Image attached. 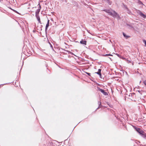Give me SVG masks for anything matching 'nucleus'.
<instances>
[{"instance_id":"11","label":"nucleus","mask_w":146,"mask_h":146,"mask_svg":"<svg viewBox=\"0 0 146 146\" xmlns=\"http://www.w3.org/2000/svg\"><path fill=\"white\" fill-rule=\"evenodd\" d=\"M36 17L37 18L38 22L40 23L41 24V21L40 20V17H39V15H36Z\"/></svg>"},{"instance_id":"25","label":"nucleus","mask_w":146,"mask_h":146,"mask_svg":"<svg viewBox=\"0 0 146 146\" xmlns=\"http://www.w3.org/2000/svg\"><path fill=\"white\" fill-rule=\"evenodd\" d=\"M143 83L146 86V80L143 81Z\"/></svg>"},{"instance_id":"2","label":"nucleus","mask_w":146,"mask_h":146,"mask_svg":"<svg viewBox=\"0 0 146 146\" xmlns=\"http://www.w3.org/2000/svg\"><path fill=\"white\" fill-rule=\"evenodd\" d=\"M136 11L137 13L141 17L144 19L146 18V15L144 14L141 11L139 10L136 9Z\"/></svg>"},{"instance_id":"16","label":"nucleus","mask_w":146,"mask_h":146,"mask_svg":"<svg viewBox=\"0 0 146 146\" xmlns=\"http://www.w3.org/2000/svg\"><path fill=\"white\" fill-rule=\"evenodd\" d=\"M106 1L109 5H111V4L112 2L110 0H107Z\"/></svg>"},{"instance_id":"21","label":"nucleus","mask_w":146,"mask_h":146,"mask_svg":"<svg viewBox=\"0 0 146 146\" xmlns=\"http://www.w3.org/2000/svg\"><path fill=\"white\" fill-rule=\"evenodd\" d=\"M143 42H144L146 46V40H143Z\"/></svg>"},{"instance_id":"7","label":"nucleus","mask_w":146,"mask_h":146,"mask_svg":"<svg viewBox=\"0 0 146 146\" xmlns=\"http://www.w3.org/2000/svg\"><path fill=\"white\" fill-rule=\"evenodd\" d=\"M140 135L143 138L146 139V133L144 131H143Z\"/></svg>"},{"instance_id":"12","label":"nucleus","mask_w":146,"mask_h":146,"mask_svg":"<svg viewBox=\"0 0 146 146\" xmlns=\"http://www.w3.org/2000/svg\"><path fill=\"white\" fill-rule=\"evenodd\" d=\"M80 43L84 45H86V40H82L80 41Z\"/></svg>"},{"instance_id":"13","label":"nucleus","mask_w":146,"mask_h":146,"mask_svg":"<svg viewBox=\"0 0 146 146\" xmlns=\"http://www.w3.org/2000/svg\"><path fill=\"white\" fill-rule=\"evenodd\" d=\"M98 104L99 105V106L98 108L96 110H98V109L100 108L102 106L101 104V102H100L98 101Z\"/></svg>"},{"instance_id":"1","label":"nucleus","mask_w":146,"mask_h":146,"mask_svg":"<svg viewBox=\"0 0 146 146\" xmlns=\"http://www.w3.org/2000/svg\"><path fill=\"white\" fill-rule=\"evenodd\" d=\"M108 14L112 16L114 18H119V17L117 14V13H116L115 11L113 10L110 11V12L108 13Z\"/></svg>"},{"instance_id":"3","label":"nucleus","mask_w":146,"mask_h":146,"mask_svg":"<svg viewBox=\"0 0 146 146\" xmlns=\"http://www.w3.org/2000/svg\"><path fill=\"white\" fill-rule=\"evenodd\" d=\"M125 8V10L127 12L129 15H132V13L131 11L127 8L126 6L125 5L124 6Z\"/></svg>"},{"instance_id":"4","label":"nucleus","mask_w":146,"mask_h":146,"mask_svg":"<svg viewBox=\"0 0 146 146\" xmlns=\"http://www.w3.org/2000/svg\"><path fill=\"white\" fill-rule=\"evenodd\" d=\"M38 5H39V7L38 8V9H37L35 12V15H38L40 11V9H41V6L40 5V4L39 3L38 4Z\"/></svg>"},{"instance_id":"14","label":"nucleus","mask_w":146,"mask_h":146,"mask_svg":"<svg viewBox=\"0 0 146 146\" xmlns=\"http://www.w3.org/2000/svg\"><path fill=\"white\" fill-rule=\"evenodd\" d=\"M73 5L75 6L78 7V3L76 1H74L73 2Z\"/></svg>"},{"instance_id":"15","label":"nucleus","mask_w":146,"mask_h":146,"mask_svg":"<svg viewBox=\"0 0 146 146\" xmlns=\"http://www.w3.org/2000/svg\"><path fill=\"white\" fill-rule=\"evenodd\" d=\"M123 36L126 38H129L130 37V36L127 35L125 33H123Z\"/></svg>"},{"instance_id":"18","label":"nucleus","mask_w":146,"mask_h":146,"mask_svg":"<svg viewBox=\"0 0 146 146\" xmlns=\"http://www.w3.org/2000/svg\"><path fill=\"white\" fill-rule=\"evenodd\" d=\"M138 3L139 4H141L143 5H144V4L142 3V2L140 0H138Z\"/></svg>"},{"instance_id":"24","label":"nucleus","mask_w":146,"mask_h":146,"mask_svg":"<svg viewBox=\"0 0 146 146\" xmlns=\"http://www.w3.org/2000/svg\"><path fill=\"white\" fill-rule=\"evenodd\" d=\"M12 10H13V11H14L15 12L17 13H18V12L17 11H16L15 10H14V9H12Z\"/></svg>"},{"instance_id":"5","label":"nucleus","mask_w":146,"mask_h":146,"mask_svg":"<svg viewBox=\"0 0 146 146\" xmlns=\"http://www.w3.org/2000/svg\"><path fill=\"white\" fill-rule=\"evenodd\" d=\"M99 90L104 95L106 96L108 95L107 93L106 92H105L104 90L101 88H99Z\"/></svg>"},{"instance_id":"19","label":"nucleus","mask_w":146,"mask_h":146,"mask_svg":"<svg viewBox=\"0 0 146 146\" xmlns=\"http://www.w3.org/2000/svg\"><path fill=\"white\" fill-rule=\"evenodd\" d=\"M66 51L67 52L68 54H71L72 55H74L73 53L72 52H71L70 51H68V50H66Z\"/></svg>"},{"instance_id":"27","label":"nucleus","mask_w":146,"mask_h":146,"mask_svg":"<svg viewBox=\"0 0 146 146\" xmlns=\"http://www.w3.org/2000/svg\"><path fill=\"white\" fill-rule=\"evenodd\" d=\"M87 31H88V32L89 33H90V30H87Z\"/></svg>"},{"instance_id":"23","label":"nucleus","mask_w":146,"mask_h":146,"mask_svg":"<svg viewBox=\"0 0 146 146\" xmlns=\"http://www.w3.org/2000/svg\"><path fill=\"white\" fill-rule=\"evenodd\" d=\"M86 73L87 74L88 76H90V75H91V74L90 73H88V72H86Z\"/></svg>"},{"instance_id":"17","label":"nucleus","mask_w":146,"mask_h":146,"mask_svg":"<svg viewBox=\"0 0 146 146\" xmlns=\"http://www.w3.org/2000/svg\"><path fill=\"white\" fill-rule=\"evenodd\" d=\"M112 56V55L110 54H105L102 55V56Z\"/></svg>"},{"instance_id":"6","label":"nucleus","mask_w":146,"mask_h":146,"mask_svg":"<svg viewBox=\"0 0 146 146\" xmlns=\"http://www.w3.org/2000/svg\"><path fill=\"white\" fill-rule=\"evenodd\" d=\"M136 131L140 134H142V133L143 131L141 129L139 128H135Z\"/></svg>"},{"instance_id":"10","label":"nucleus","mask_w":146,"mask_h":146,"mask_svg":"<svg viewBox=\"0 0 146 146\" xmlns=\"http://www.w3.org/2000/svg\"><path fill=\"white\" fill-rule=\"evenodd\" d=\"M113 10L111 9H105L103 10V11H105V12L107 13H108V12H110V11H112Z\"/></svg>"},{"instance_id":"9","label":"nucleus","mask_w":146,"mask_h":146,"mask_svg":"<svg viewBox=\"0 0 146 146\" xmlns=\"http://www.w3.org/2000/svg\"><path fill=\"white\" fill-rule=\"evenodd\" d=\"M49 21H50L49 20H48L47 22L46 25V27H45V31H46V30L47 29L48 27L49 26Z\"/></svg>"},{"instance_id":"28","label":"nucleus","mask_w":146,"mask_h":146,"mask_svg":"<svg viewBox=\"0 0 146 146\" xmlns=\"http://www.w3.org/2000/svg\"><path fill=\"white\" fill-rule=\"evenodd\" d=\"M49 44H50V47L52 48H53L52 46L51 45V44L50 43H49Z\"/></svg>"},{"instance_id":"20","label":"nucleus","mask_w":146,"mask_h":146,"mask_svg":"<svg viewBox=\"0 0 146 146\" xmlns=\"http://www.w3.org/2000/svg\"><path fill=\"white\" fill-rule=\"evenodd\" d=\"M138 92L141 95L142 94V92H143V91L140 90H138Z\"/></svg>"},{"instance_id":"8","label":"nucleus","mask_w":146,"mask_h":146,"mask_svg":"<svg viewBox=\"0 0 146 146\" xmlns=\"http://www.w3.org/2000/svg\"><path fill=\"white\" fill-rule=\"evenodd\" d=\"M101 69H99L98 70V71L97 72H95V73L97 74H98L100 76V77L101 76Z\"/></svg>"},{"instance_id":"26","label":"nucleus","mask_w":146,"mask_h":146,"mask_svg":"<svg viewBox=\"0 0 146 146\" xmlns=\"http://www.w3.org/2000/svg\"><path fill=\"white\" fill-rule=\"evenodd\" d=\"M37 29L38 30H39L40 31H41L42 30V28H41V27L39 29H38V28H37Z\"/></svg>"},{"instance_id":"22","label":"nucleus","mask_w":146,"mask_h":146,"mask_svg":"<svg viewBox=\"0 0 146 146\" xmlns=\"http://www.w3.org/2000/svg\"><path fill=\"white\" fill-rule=\"evenodd\" d=\"M116 54L119 58H121V56L118 54L116 53Z\"/></svg>"},{"instance_id":"29","label":"nucleus","mask_w":146,"mask_h":146,"mask_svg":"<svg viewBox=\"0 0 146 146\" xmlns=\"http://www.w3.org/2000/svg\"><path fill=\"white\" fill-rule=\"evenodd\" d=\"M109 58L110 59V60L112 61V60H111V57H109Z\"/></svg>"}]
</instances>
